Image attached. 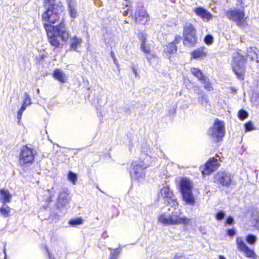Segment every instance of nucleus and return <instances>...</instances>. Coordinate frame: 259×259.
Listing matches in <instances>:
<instances>
[{"label":"nucleus","mask_w":259,"mask_h":259,"mask_svg":"<svg viewBox=\"0 0 259 259\" xmlns=\"http://www.w3.org/2000/svg\"><path fill=\"white\" fill-rule=\"evenodd\" d=\"M82 40L77 36H74L70 40V50L77 51V49L81 46Z\"/></svg>","instance_id":"6ab92c4d"},{"label":"nucleus","mask_w":259,"mask_h":259,"mask_svg":"<svg viewBox=\"0 0 259 259\" xmlns=\"http://www.w3.org/2000/svg\"><path fill=\"white\" fill-rule=\"evenodd\" d=\"M4 253H5V258H4V259H7V257H6V250L5 249H4Z\"/></svg>","instance_id":"13d9d810"},{"label":"nucleus","mask_w":259,"mask_h":259,"mask_svg":"<svg viewBox=\"0 0 259 259\" xmlns=\"http://www.w3.org/2000/svg\"><path fill=\"white\" fill-rule=\"evenodd\" d=\"M213 38L210 34L207 35L204 38V42L207 45H211L213 42Z\"/></svg>","instance_id":"4c0bfd02"},{"label":"nucleus","mask_w":259,"mask_h":259,"mask_svg":"<svg viewBox=\"0 0 259 259\" xmlns=\"http://www.w3.org/2000/svg\"><path fill=\"white\" fill-rule=\"evenodd\" d=\"M165 52L169 54L176 53L177 51V47L174 42L169 43L165 48Z\"/></svg>","instance_id":"4be33fe9"},{"label":"nucleus","mask_w":259,"mask_h":259,"mask_svg":"<svg viewBox=\"0 0 259 259\" xmlns=\"http://www.w3.org/2000/svg\"><path fill=\"white\" fill-rule=\"evenodd\" d=\"M123 5L125 6V8H123L122 9L124 10L126 8V10H125L123 11L122 13L124 16H127L128 14V12H132L131 6L130 5V2L128 0H124V2L123 3Z\"/></svg>","instance_id":"cd10ccee"},{"label":"nucleus","mask_w":259,"mask_h":259,"mask_svg":"<svg viewBox=\"0 0 259 259\" xmlns=\"http://www.w3.org/2000/svg\"><path fill=\"white\" fill-rule=\"evenodd\" d=\"M233 176L230 172L225 171H219L213 177L214 182L222 186L228 188L231 185Z\"/></svg>","instance_id":"1a4fd4ad"},{"label":"nucleus","mask_w":259,"mask_h":259,"mask_svg":"<svg viewBox=\"0 0 259 259\" xmlns=\"http://www.w3.org/2000/svg\"><path fill=\"white\" fill-rule=\"evenodd\" d=\"M183 254L180 253H178L175 255L174 259H180L182 257H183Z\"/></svg>","instance_id":"09e8293b"},{"label":"nucleus","mask_w":259,"mask_h":259,"mask_svg":"<svg viewBox=\"0 0 259 259\" xmlns=\"http://www.w3.org/2000/svg\"><path fill=\"white\" fill-rule=\"evenodd\" d=\"M227 16L229 19L235 22L237 25L242 26L244 24V12L242 10L235 9L227 12Z\"/></svg>","instance_id":"9b49d317"},{"label":"nucleus","mask_w":259,"mask_h":259,"mask_svg":"<svg viewBox=\"0 0 259 259\" xmlns=\"http://www.w3.org/2000/svg\"><path fill=\"white\" fill-rule=\"evenodd\" d=\"M181 39V36L180 35H176L175 40L172 42L175 43V45H176L177 44L180 42Z\"/></svg>","instance_id":"a18cd8bd"},{"label":"nucleus","mask_w":259,"mask_h":259,"mask_svg":"<svg viewBox=\"0 0 259 259\" xmlns=\"http://www.w3.org/2000/svg\"><path fill=\"white\" fill-rule=\"evenodd\" d=\"M198 102L202 106H206L207 104H208L209 102L207 96L205 94H202L198 98Z\"/></svg>","instance_id":"c85d7f7f"},{"label":"nucleus","mask_w":259,"mask_h":259,"mask_svg":"<svg viewBox=\"0 0 259 259\" xmlns=\"http://www.w3.org/2000/svg\"><path fill=\"white\" fill-rule=\"evenodd\" d=\"M26 107H27V105L23 103V104L21 106V108H20V109L19 110L23 112L26 109Z\"/></svg>","instance_id":"8fccbe9b"},{"label":"nucleus","mask_w":259,"mask_h":259,"mask_svg":"<svg viewBox=\"0 0 259 259\" xmlns=\"http://www.w3.org/2000/svg\"><path fill=\"white\" fill-rule=\"evenodd\" d=\"M219 166L220 163L218 162V159L213 157L210 158L205 163L203 170H202V175H209L217 170Z\"/></svg>","instance_id":"ddd939ff"},{"label":"nucleus","mask_w":259,"mask_h":259,"mask_svg":"<svg viewBox=\"0 0 259 259\" xmlns=\"http://www.w3.org/2000/svg\"><path fill=\"white\" fill-rule=\"evenodd\" d=\"M47 251L49 254V259H54V257H53L50 254V252H49V251L48 250H47Z\"/></svg>","instance_id":"6e6d98bb"},{"label":"nucleus","mask_w":259,"mask_h":259,"mask_svg":"<svg viewBox=\"0 0 259 259\" xmlns=\"http://www.w3.org/2000/svg\"><path fill=\"white\" fill-rule=\"evenodd\" d=\"M176 112V107H173L169 111L170 115H174Z\"/></svg>","instance_id":"49530a36"},{"label":"nucleus","mask_w":259,"mask_h":259,"mask_svg":"<svg viewBox=\"0 0 259 259\" xmlns=\"http://www.w3.org/2000/svg\"><path fill=\"white\" fill-rule=\"evenodd\" d=\"M110 54H111V56L112 58V59H114V58H116L115 54H114V53L113 52L111 51Z\"/></svg>","instance_id":"3c124183"},{"label":"nucleus","mask_w":259,"mask_h":259,"mask_svg":"<svg viewBox=\"0 0 259 259\" xmlns=\"http://www.w3.org/2000/svg\"><path fill=\"white\" fill-rule=\"evenodd\" d=\"M159 195L165 199L164 203L167 206H177L178 205L176 198L168 186L163 187L161 189Z\"/></svg>","instance_id":"9d476101"},{"label":"nucleus","mask_w":259,"mask_h":259,"mask_svg":"<svg viewBox=\"0 0 259 259\" xmlns=\"http://www.w3.org/2000/svg\"><path fill=\"white\" fill-rule=\"evenodd\" d=\"M12 199V195L8 190L1 189L0 190V201L4 204L9 203L11 201Z\"/></svg>","instance_id":"a211bd4d"},{"label":"nucleus","mask_w":259,"mask_h":259,"mask_svg":"<svg viewBox=\"0 0 259 259\" xmlns=\"http://www.w3.org/2000/svg\"><path fill=\"white\" fill-rule=\"evenodd\" d=\"M254 98H252V101L253 102L254 104L256 106H259V93L257 94L255 97V101H253Z\"/></svg>","instance_id":"79ce46f5"},{"label":"nucleus","mask_w":259,"mask_h":259,"mask_svg":"<svg viewBox=\"0 0 259 259\" xmlns=\"http://www.w3.org/2000/svg\"><path fill=\"white\" fill-rule=\"evenodd\" d=\"M137 70H138V69L137 67H136V66H133L132 67V70L136 76H137L138 75Z\"/></svg>","instance_id":"de8ad7c7"},{"label":"nucleus","mask_w":259,"mask_h":259,"mask_svg":"<svg viewBox=\"0 0 259 259\" xmlns=\"http://www.w3.org/2000/svg\"><path fill=\"white\" fill-rule=\"evenodd\" d=\"M244 253L246 256L247 257H254L255 256V252L253 250L250 249L248 247H246L244 250L242 251Z\"/></svg>","instance_id":"c756f323"},{"label":"nucleus","mask_w":259,"mask_h":259,"mask_svg":"<svg viewBox=\"0 0 259 259\" xmlns=\"http://www.w3.org/2000/svg\"><path fill=\"white\" fill-rule=\"evenodd\" d=\"M231 89H232V92L233 93H235L236 92V90L235 89L232 88Z\"/></svg>","instance_id":"bf43d9fd"},{"label":"nucleus","mask_w":259,"mask_h":259,"mask_svg":"<svg viewBox=\"0 0 259 259\" xmlns=\"http://www.w3.org/2000/svg\"><path fill=\"white\" fill-rule=\"evenodd\" d=\"M55 1L45 0L46 10L42 14L41 19L44 22L50 24L59 22V24L56 25H52L47 23L44 24L49 42L51 45L58 47L60 45L58 38L60 37L62 41L66 42L68 39L69 33L67 30L63 18L60 19L62 6L59 4H56Z\"/></svg>","instance_id":"f257e3e1"},{"label":"nucleus","mask_w":259,"mask_h":259,"mask_svg":"<svg viewBox=\"0 0 259 259\" xmlns=\"http://www.w3.org/2000/svg\"><path fill=\"white\" fill-rule=\"evenodd\" d=\"M67 178L68 180L72 182L73 184H75V183L77 180V178L76 175L75 173L71 171H69Z\"/></svg>","instance_id":"7c9ffc66"},{"label":"nucleus","mask_w":259,"mask_h":259,"mask_svg":"<svg viewBox=\"0 0 259 259\" xmlns=\"http://www.w3.org/2000/svg\"><path fill=\"white\" fill-rule=\"evenodd\" d=\"M233 223H234L233 218L231 216L228 217L225 222V224L226 225H232Z\"/></svg>","instance_id":"37998d69"},{"label":"nucleus","mask_w":259,"mask_h":259,"mask_svg":"<svg viewBox=\"0 0 259 259\" xmlns=\"http://www.w3.org/2000/svg\"><path fill=\"white\" fill-rule=\"evenodd\" d=\"M200 81L204 84V88L205 89L208 91H211L213 90L212 87L209 82V79L208 78L205 76Z\"/></svg>","instance_id":"bb28decb"},{"label":"nucleus","mask_w":259,"mask_h":259,"mask_svg":"<svg viewBox=\"0 0 259 259\" xmlns=\"http://www.w3.org/2000/svg\"><path fill=\"white\" fill-rule=\"evenodd\" d=\"M225 124L223 121L216 119L213 126L209 128L208 134L215 142L221 141L225 136Z\"/></svg>","instance_id":"0eeeda50"},{"label":"nucleus","mask_w":259,"mask_h":259,"mask_svg":"<svg viewBox=\"0 0 259 259\" xmlns=\"http://www.w3.org/2000/svg\"><path fill=\"white\" fill-rule=\"evenodd\" d=\"M219 259H226L225 256L222 255H220L219 256Z\"/></svg>","instance_id":"5fc2aeb1"},{"label":"nucleus","mask_w":259,"mask_h":259,"mask_svg":"<svg viewBox=\"0 0 259 259\" xmlns=\"http://www.w3.org/2000/svg\"><path fill=\"white\" fill-rule=\"evenodd\" d=\"M168 211L161 214L159 218V221L164 225H178L189 224L191 219L186 217H181V211L177 206H170Z\"/></svg>","instance_id":"f03ea898"},{"label":"nucleus","mask_w":259,"mask_h":259,"mask_svg":"<svg viewBox=\"0 0 259 259\" xmlns=\"http://www.w3.org/2000/svg\"><path fill=\"white\" fill-rule=\"evenodd\" d=\"M54 77L61 82L66 81V76L64 72L59 69H56L53 73Z\"/></svg>","instance_id":"aec40b11"},{"label":"nucleus","mask_w":259,"mask_h":259,"mask_svg":"<svg viewBox=\"0 0 259 259\" xmlns=\"http://www.w3.org/2000/svg\"><path fill=\"white\" fill-rule=\"evenodd\" d=\"M35 154V151L34 149L29 147L27 145L22 147L19 154V162L24 171L28 168L29 164L32 163Z\"/></svg>","instance_id":"423d86ee"},{"label":"nucleus","mask_w":259,"mask_h":259,"mask_svg":"<svg viewBox=\"0 0 259 259\" xmlns=\"http://www.w3.org/2000/svg\"><path fill=\"white\" fill-rule=\"evenodd\" d=\"M22 111L19 110L17 114L18 123L20 124V120L21 119L22 115L23 114Z\"/></svg>","instance_id":"c03bdc74"},{"label":"nucleus","mask_w":259,"mask_h":259,"mask_svg":"<svg viewBox=\"0 0 259 259\" xmlns=\"http://www.w3.org/2000/svg\"><path fill=\"white\" fill-rule=\"evenodd\" d=\"M255 59H256V63L259 64V56H258L257 54L256 55V57L255 58Z\"/></svg>","instance_id":"864d4df0"},{"label":"nucleus","mask_w":259,"mask_h":259,"mask_svg":"<svg viewBox=\"0 0 259 259\" xmlns=\"http://www.w3.org/2000/svg\"><path fill=\"white\" fill-rule=\"evenodd\" d=\"M256 237L252 234H249L247 236L246 240L250 244H254L256 241Z\"/></svg>","instance_id":"2f4dec72"},{"label":"nucleus","mask_w":259,"mask_h":259,"mask_svg":"<svg viewBox=\"0 0 259 259\" xmlns=\"http://www.w3.org/2000/svg\"><path fill=\"white\" fill-rule=\"evenodd\" d=\"M25 99H24L23 103L27 105V106L31 104V98H30L29 95L25 93L24 94Z\"/></svg>","instance_id":"ea45409f"},{"label":"nucleus","mask_w":259,"mask_h":259,"mask_svg":"<svg viewBox=\"0 0 259 259\" xmlns=\"http://www.w3.org/2000/svg\"><path fill=\"white\" fill-rule=\"evenodd\" d=\"M233 59L231 63L233 71L238 79L243 80L245 73L244 64L246 61V56H243L241 50H238L233 54Z\"/></svg>","instance_id":"20e7f679"},{"label":"nucleus","mask_w":259,"mask_h":259,"mask_svg":"<svg viewBox=\"0 0 259 259\" xmlns=\"http://www.w3.org/2000/svg\"><path fill=\"white\" fill-rule=\"evenodd\" d=\"M236 241L238 248L241 251L248 247L241 237H237Z\"/></svg>","instance_id":"393cba45"},{"label":"nucleus","mask_w":259,"mask_h":259,"mask_svg":"<svg viewBox=\"0 0 259 259\" xmlns=\"http://www.w3.org/2000/svg\"><path fill=\"white\" fill-rule=\"evenodd\" d=\"M82 220L80 218H77L73 220H71L69 221V224L72 226H75L82 223Z\"/></svg>","instance_id":"c9c22d12"},{"label":"nucleus","mask_w":259,"mask_h":259,"mask_svg":"<svg viewBox=\"0 0 259 259\" xmlns=\"http://www.w3.org/2000/svg\"><path fill=\"white\" fill-rule=\"evenodd\" d=\"M113 60L114 63L115 64H116V65H118V61H117V59L115 58L113 59Z\"/></svg>","instance_id":"603ef678"},{"label":"nucleus","mask_w":259,"mask_h":259,"mask_svg":"<svg viewBox=\"0 0 259 259\" xmlns=\"http://www.w3.org/2000/svg\"><path fill=\"white\" fill-rule=\"evenodd\" d=\"M206 53L205 52V48H198L195 49L191 53V55L193 58L197 59L205 56Z\"/></svg>","instance_id":"412c9836"},{"label":"nucleus","mask_w":259,"mask_h":259,"mask_svg":"<svg viewBox=\"0 0 259 259\" xmlns=\"http://www.w3.org/2000/svg\"><path fill=\"white\" fill-rule=\"evenodd\" d=\"M191 71L193 75L196 76L199 80H201L205 76L198 68H191Z\"/></svg>","instance_id":"a878e982"},{"label":"nucleus","mask_w":259,"mask_h":259,"mask_svg":"<svg viewBox=\"0 0 259 259\" xmlns=\"http://www.w3.org/2000/svg\"><path fill=\"white\" fill-rule=\"evenodd\" d=\"M256 48L255 47H250L247 49V56L251 60H255V58L256 57Z\"/></svg>","instance_id":"b1692460"},{"label":"nucleus","mask_w":259,"mask_h":259,"mask_svg":"<svg viewBox=\"0 0 259 259\" xmlns=\"http://www.w3.org/2000/svg\"><path fill=\"white\" fill-rule=\"evenodd\" d=\"M194 12L197 15L200 16L203 20L208 21L212 18V15L206 9L203 8H196L195 9Z\"/></svg>","instance_id":"f3484780"},{"label":"nucleus","mask_w":259,"mask_h":259,"mask_svg":"<svg viewBox=\"0 0 259 259\" xmlns=\"http://www.w3.org/2000/svg\"><path fill=\"white\" fill-rule=\"evenodd\" d=\"M225 216V213L223 210H220L215 214V218L218 221L223 220Z\"/></svg>","instance_id":"e433bc0d"},{"label":"nucleus","mask_w":259,"mask_h":259,"mask_svg":"<svg viewBox=\"0 0 259 259\" xmlns=\"http://www.w3.org/2000/svg\"><path fill=\"white\" fill-rule=\"evenodd\" d=\"M180 259H188V258L186 257L185 256L183 255V257H182Z\"/></svg>","instance_id":"4d7b16f0"},{"label":"nucleus","mask_w":259,"mask_h":259,"mask_svg":"<svg viewBox=\"0 0 259 259\" xmlns=\"http://www.w3.org/2000/svg\"><path fill=\"white\" fill-rule=\"evenodd\" d=\"M11 209L6 204H3L0 208V214H1L5 218L8 217L10 215Z\"/></svg>","instance_id":"5701e85b"},{"label":"nucleus","mask_w":259,"mask_h":259,"mask_svg":"<svg viewBox=\"0 0 259 259\" xmlns=\"http://www.w3.org/2000/svg\"><path fill=\"white\" fill-rule=\"evenodd\" d=\"M192 183L187 178L182 179L180 182V191L183 200L186 204L194 205L195 198L192 193Z\"/></svg>","instance_id":"39448f33"},{"label":"nucleus","mask_w":259,"mask_h":259,"mask_svg":"<svg viewBox=\"0 0 259 259\" xmlns=\"http://www.w3.org/2000/svg\"><path fill=\"white\" fill-rule=\"evenodd\" d=\"M256 221H257V222H258L259 223V215L258 216V219L256 220Z\"/></svg>","instance_id":"052dcab7"},{"label":"nucleus","mask_w":259,"mask_h":259,"mask_svg":"<svg viewBox=\"0 0 259 259\" xmlns=\"http://www.w3.org/2000/svg\"><path fill=\"white\" fill-rule=\"evenodd\" d=\"M120 250L118 248L112 250L109 259H117Z\"/></svg>","instance_id":"473e14b6"},{"label":"nucleus","mask_w":259,"mask_h":259,"mask_svg":"<svg viewBox=\"0 0 259 259\" xmlns=\"http://www.w3.org/2000/svg\"><path fill=\"white\" fill-rule=\"evenodd\" d=\"M184 36L185 45L194 46L197 42L196 30L192 24L187 23L184 27Z\"/></svg>","instance_id":"6e6552de"},{"label":"nucleus","mask_w":259,"mask_h":259,"mask_svg":"<svg viewBox=\"0 0 259 259\" xmlns=\"http://www.w3.org/2000/svg\"><path fill=\"white\" fill-rule=\"evenodd\" d=\"M227 235L230 237H233L236 234V231L234 229H229L227 231Z\"/></svg>","instance_id":"a19ab883"},{"label":"nucleus","mask_w":259,"mask_h":259,"mask_svg":"<svg viewBox=\"0 0 259 259\" xmlns=\"http://www.w3.org/2000/svg\"><path fill=\"white\" fill-rule=\"evenodd\" d=\"M136 23L144 25L149 20L148 14L143 8H139L136 10L135 14Z\"/></svg>","instance_id":"4468645a"},{"label":"nucleus","mask_w":259,"mask_h":259,"mask_svg":"<svg viewBox=\"0 0 259 259\" xmlns=\"http://www.w3.org/2000/svg\"><path fill=\"white\" fill-rule=\"evenodd\" d=\"M139 39L140 40L141 50L145 54L151 52V47L149 44L147 43V36L146 34L141 33L139 35Z\"/></svg>","instance_id":"dca6fc26"},{"label":"nucleus","mask_w":259,"mask_h":259,"mask_svg":"<svg viewBox=\"0 0 259 259\" xmlns=\"http://www.w3.org/2000/svg\"><path fill=\"white\" fill-rule=\"evenodd\" d=\"M245 131L246 132L254 130V127L251 121H248L244 124Z\"/></svg>","instance_id":"58836bf2"},{"label":"nucleus","mask_w":259,"mask_h":259,"mask_svg":"<svg viewBox=\"0 0 259 259\" xmlns=\"http://www.w3.org/2000/svg\"><path fill=\"white\" fill-rule=\"evenodd\" d=\"M142 152H145L146 155V157L142 160L133 161L131 164L130 169V176L134 180H140L145 177V170L149 167L151 164L149 162V160L152 159V156L148 155L146 151L143 148Z\"/></svg>","instance_id":"7ed1b4c3"},{"label":"nucleus","mask_w":259,"mask_h":259,"mask_svg":"<svg viewBox=\"0 0 259 259\" xmlns=\"http://www.w3.org/2000/svg\"><path fill=\"white\" fill-rule=\"evenodd\" d=\"M248 115V114L247 112L244 109L240 110L238 113V118L241 120H244L246 118Z\"/></svg>","instance_id":"72a5a7b5"},{"label":"nucleus","mask_w":259,"mask_h":259,"mask_svg":"<svg viewBox=\"0 0 259 259\" xmlns=\"http://www.w3.org/2000/svg\"><path fill=\"white\" fill-rule=\"evenodd\" d=\"M146 55V59L147 61L152 64L153 62V60L155 59H157L156 56L153 54H151V52L149 53H145Z\"/></svg>","instance_id":"f704fd0d"},{"label":"nucleus","mask_w":259,"mask_h":259,"mask_svg":"<svg viewBox=\"0 0 259 259\" xmlns=\"http://www.w3.org/2000/svg\"><path fill=\"white\" fill-rule=\"evenodd\" d=\"M67 10L70 16L74 19L78 16L77 3L74 0H67Z\"/></svg>","instance_id":"2eb2a0df"},{"label":"nucleus","mask_w":259,"mask_h":259,"mask_svg":"<svg viewBox=\"0 0 259 259\" xmlns=\"http://www.w3.org/2000/svg\"><path fill=\"white\" fill-rule=\"evenodd\" d=\"M70 200L69 192L67 188H62L59 193L57 207L59 209L64 207Z\"/></svg>","instance_id":"f8f14e48"}]
</instances>
